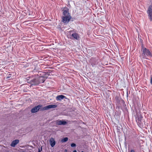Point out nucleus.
Returning a JSON list of instances; mask_svg holds the SVG:
<instances>
[{
  "mask_svg": "<svg viewBox=\"0 0 152 152\" xmlns=\"http://www.w3.org/2000/svg\"><path fill=\"white\" fill-rule=\"evenodd\" d=\"M141 51L142 52L141 54V56L143 58L147 59V56H151V53L149 50L143 47V45L142 46Z\"/></svg>",
  "mask_w": 152,
  "mask_h": 152,
  "instance_id": "obj_1",
  "label": "nucleus"
},
{
  "mask_svg": "<svg viewBox=\"0 0 152 152\" xmlns=\"http://www.w3.org/2000/svg\"><path fill=\"white\" fill-rule=\"evenodd\" d=\"M57 107L56 105L50 104L43 107L41 110H48L52 108H55Z\"/></svg>",
  "mask_w": 152,
  "mask_h": 152,
  "instance_id": "obj_2",
  "label": "nucleus"
},
{
  "mask_svg": "<svg viewBox=\"0 0 152 152\" xmlns=\"http://www.w3.org/2000/svg\"><path fill=\"white\" fill-rule=\"evenodd\" d=\"M147 13L150 20L152 21V6H149L147 11Z\"/></svg>",
  "mask_w": 152,
  "mask_h": 152,
  "instance_id": "obj_3",
  "label": "nucleus"
},
{
  "mask_svg": "<svg viewBox=\"0 0 152 152\" xmlns=\"http://www.w3.org/2000/svg\"><path fill=\"white\" fill-rule=\"evenodd\" d=\"M71 18V17H62V21L65 23H68Z\"/></svg>",
  "mask_w": 152,
  "mask_h": 152,
  "instance_id": "obj_4",
  "label": "nucleus"
},
{
  "mask_svg": "<svg viewBox=\"0 0 152 152\" xmlns=\"http://www.w3.org/2000/svg\"><path fill=\"white\" fill-rule=\"evenodd\" d=\"M42 107V105H39L38 106H36L31 110V112L32 113H35L37 112L40 109V108Z\"/></svg>",
  "mask_w": 152,
  "mask_h": 152,
  "instance_id": "obj_5",
  "label": "nucleus"
},
{
  "mask_svg": "<svg viewBox=\"0 0 152 152\" xmlns=\"http://www.w3.org/2000/svg\"><path fill=\"white\" fill-rule=\"evenodd\" d=\"M63 16L71 17L69 13V10L68 9L64 10H63Z\"/></svg>",
  "mask_w": 152,
  "mask_h": 152,
  "instance_id": "obj_6",
  "label": "nucleus"
},
{
  "mask_svg": "<svg viewBox=\"0 0 152 152\" xmlns=\"http://www.w3.org/2000/svg\"><path fill=\"white\" fill-rule=\"evenodd\" d=\"M32 85H36L39 84V82L38 79H34L30 81L29 82Z\"/></svg>",
  "mask_w": 152,
  "mask_h": 152,
  "instance_id": "obj_7",
  "label": "nucleus"
},
{
  "mask_svg": "<svg viewBox=\"0 0 152 152\" xmlns=\"http://www.w3.org/2000/svg\"><path fill=\"white\" fill-rule=\"evenodd\" d=\"M56 124L58 125H64L66 124L67 122L65 121L61 120H58L56 121Z\"/></svg>",
  "mask_w": 152,
  "mask_h": 152,
  "instance_id": "obj_8",
  "label": "nucleus"
},
{
  "mask_svg": "<svg viewBox=\"0 0 152 152\" xmlns=\"http://www.w3.org/2000/svg\"><path fill=\"white\" fill-rule=\"evenodd\" d=\"M19 141L18 140H15L13 141L11 144V146L13 147H14L15 146L19 143Z\"/></svg>",
  "mask_w": 152,
  "mask_h": 152,
  "instance_id": "obj_9",
  "label": "nucleus"
},
{
  "mask_svg": "<svg viewBox=\"0 0 152 152\" xmlns=\"http://www.w3.org/2000/svg\"><path fill=\"white\" fill-rule=\"evenodd\" d=\"M50 142L52 147L54 146L56 144V142L54 139L53 138H51L50 140Z\"/></svg>",
  "mask_w": 152,
  "mask_h": 152,
  "instance_id": "obj_10",
  "label": "nucleus"
},
{
  "mask_svg": "<svg viewBox=\"0 0 152 152\" xmlns=\"http://www.w3.org/2000/svg\"><path fill=\"white\" fill-rule=\"evenodd\" d=\"M65 98H66L65 96L61 95L57 96L56 97V99L57 100H61Z\"/></svg>",
  "mask_w": 152,
  "mask_h": 152,
  "instance_id": "obj_11",
  "label": "nucleus"
},
{
  "mask_svg": "<svg viewBox=\"0 0 152 152\" xmlns=\"http://www.w3.org/2000/svg\"><path fill=\"white\" fill-rule=\"evenodd\" d=\"M38 79L39 82V84L40 83H44L45 80V78L43 77H40Z\"/></svg>",
  "mask_w": 152,
  "mask_h": 152,
  "instance_id": "obj_12",
  "label": "nucleus"
},
{
  "mask_svg": "<svg viewBox=\"0 0 152 152\" xmlns=\"http://www.w3.org/2000/svg\"><path fill=\"white\" fill-rule=\"evenodd\" d=\"M72 36L73 37L74 39L77 40L78 39V38H79V35L76 33L72 34Z\"/></svg>",
  "mask_w": 152,
  "mask_h": 152,
  "instance_id": "obj_13",
  "label": "nucleus"
},
{
  "mask_svg": "<svg viewBox=\"0 0 152 152\" xmlns=\"http://www.w3.org/2000/svg\"><path fill=\"white\" fill-rule=\"evenodd\" d=\"M142 117H141L140 118H138L137 120V123L140 124L142 122V121H143V119H142Z\"/></svg>",
  "mask_w": 152,
  "mask_h": 152,
  "instance_id": "obj_14",
  "label": "nucleus"
},
{
  "mask_svg": "<svg viewBox=\"0 0 152 152\" xmlns=\"http://www.w3.org/2000/svg\"><path fill=\"white\" fill-rule=\"evenodd\" d=\"M68 140V138L67 137H65L64 138L62 139L61 142H65L67 141Z\"/></svg>",
  "mask_w": 152,
  "mask_h": 152,
  "instance_id": "obj_15",
  "label": "nucleus"
},
{
  "mask_svg": "<svg viewBox=\"0 0 152 152\" xmlns=\"http://www.w3.org/2000/svg\"><path fill=\"white\" fill-rule=\"evenodd\" d=\"M71 146L72 147H75L76 146V145L75 144L72 143L71 144Z\"/></svg>",
  "mask_w": 152,
  "mask_h": 152,
  "instance_id": "obj_16",
  "label": "nucleus"
},
{
  "mask_svg": "<svg viewBox=\"0 0 152 152\" xmlns=\"http://www.w3.org/2000/svg\"><path fill=\"white\" fill-rule=\"evenodd\" d=\"M10 75V74H9V76H8L6 78H7V79H8L9 78H10V77H11V76H10V75Z\"/></svg>",
  "mask_w": 152,
  "mask_h": 152,
  "instance_id": "obj_17",
  "label": "nucleus"
},
{
  "mask_svg": "<svg viewBox=\"0 0 152 152\" xmlns=\"http://www.w3.org/2000/svg\"><path fill=\"white\" fill-rule=\"evenodd\" d=\"M135 152L134 151V150H131V152Z\"/></svg>",
  "mask_w": 152,
  "mask_h": 152,
  "instance_id": "obj_18",
  "label": "nucleus"
},
{
  "mask_svg": "<svg viewBox=\"0 0 152 152\" xmlns=\"http://www.w3.org/2000/svg\"><path fill=\"white\" fill-rule=\"evenodd\" d=\"M42 147H41V149H40V151H42Z\"/></svg>",
  "mask_w": 152,
  "mask_h": 152,
  "instance_id": "obj_19",
  "label": "nucleus"
},
{
  "mask_svg": "<svg viewBox=\"0 0 152 152\" xmlns=\"http://www.w3.org/2000/svg\"><path fill=\"white\" fill-rule=\"evenodd\" d=\"M38 152H41L40 151V149L39 148V151Z\"/></svg>",
  "mask_w": 152,
  "mask_h": 152,
  "instance_id": "obj_20",
  "label": "nucleus"
},
{
  "mask_svg": "<svg viewBox=\"0 0 152 152\" xmlns=\"http://www.w3.org/2000/svg\"><path fill=\"white\" fill-rule=\"evenodd\" d=\"M73 152H77V151L76 150H74L73 151Z\"/></svg>",
  "mask_w": 152,
  "mask_h": 152,
  "instance_id": "obj_21",
  "label": "nucleus"
},
{
  "mask_svg": "<svg viewBox=\"0 0 152 152\" xmlns=\"http://www.w3.org/2000/svg\"><path fill=\"white\" fill-rule=\"evenodd\" d=\"M81 152H84V151H82Z\"/></svg>",
  "mask_w": 152,
  "mask_h": 152,
  "instance_id": "obj_22",
  "label": "nucleus"
}]
</instances>
